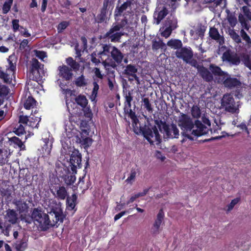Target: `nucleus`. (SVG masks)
<instances>
[{
    "label": "nucleus",
    "mask_w": 251,
    "mask_h": 251,
    "mask_svg": "<svg viewBox=\"0 0 251 251\" xmlns=\"http://www.w3.org/2000/svg\"><path fill=\"white\" fill-rule=\"evenodd\" d=\"M50 209L48 214L42 211L34 209L31 214V218L39 224L43 229H46L49 226H53L58 222H62L63 216L61 205L56 202L49 205Z\"/></svg>",
    "instance_id": "obj_1"
},
{
    "label": "nucleus",
    "mask_w": 251,
    "mask_h": 251,
    "mask_svg": "<svg viewBox=\"0 0 251 251\" xmlns=\"http://www.w3.org/2000/svg\"><path fill=\"white\" fill-rule=\"evenodd\" d=\"M89 133L86 129H82L81 131L77 130L71 123L65 126L66 137L68 139L74 138L73 140L85 149L89 148L93 142L92 139L88 137Z\"/></svg>",
    "instance_id": "obj_2"
},
{
    "label": "nucleus",
    "mask_w": 251,
    "mask_h": 251,
    "mask_svg": "<svg viewBox=\"0 0 251 251\" xmlns=\"http://www.w3.org/2000/svg\"><path fill=\"white\" fill-rule=\"evenodd\" d=\"M178 125L183 130L182 133L181 143L184 144L185 146L190 145L194 140L192 136L189 135V132L193 125L192 120L187 115L182 114L178 117Z\"/></svg>",
    "instance_id": "obj_3"
},
{
    "label": "nucleus",
    "mask_w": 251,
    "mask_h": 251,
    "mask_svg": "<svg viewBox=\"0 0 251 251\" xmlns=\"http://www.w3.org/2000/svg\"><path fill=\"white\" fill-rule=\"evenodd\" d=\"M62 149L61 153L64 155H70V163L71 166L75 168H79L81 165V157L79 151L68 145V140L62 142Z\"/></svg>",
    "instance_id": "obj_4"
},
{
    "label": "nucleus",
    "mask_w": 251,
    "mask_h": 251,
    "mask_svg": "<svg viewBox=\"0 0 251 251\" xmlns=\"http://www.w3.org/2000/svg\"><path fill=\"white\" fill-rule=\"evenodd\" d=\"M44 75L43 65L40 64L37 59H32L31 61V67L29 74V78L38 82L42 80Z\"/></svg>",
    "instance_id": "obj_5"
},
{
    "label": "nucleus",
    "mask_w": 251,
    "mask_h": 251,
    "mask_svg": "<svg viewBox=\"0 0 251 251\" xmlns=\"http://www.w3.org/2000/svg\"><path fill=\"white\" fill-rule=\"evenodd\" d=\"M8 67L4 73L0 71V77L5 82H10L16 70V60L14 56H10L7 60Z\"/></svg>",
    "instance_id": "obj_6"
},
{
    "label": "nucleus",
    "mask_w": 251,
    "mask_h": 251,
    "mask_svg": "<svg viewBox=\"0 0 251 251\" xmlns=\"http://www.w3.org/2000/svg\"><path fill=\"white\" fill-rule=\"evenodd\" d=\"M127 23L126 20L122 21L121 24L113 25L112 27L106 34V37H108L111 42H118L121 37L124 34L121 31V29Z\"/></svg>",
    "instance_id": "obj_7"
},
{
    "label": "nucleus",
    "mask_w": 251,
    "mask_h": 251,
    "mask_svg": "<svg viewBox=\"0 0 251 251\" xmlns=\"http://www.w3.org/2000/svg\"><path fill=\"white\" fill-rule=\"evenodd\" d=\"M222 106L226 111L231 113H238V105L230 94L225 95L222 99Z\"/></svg>",
    "instance_id": "obj_8"
},
{
    "label": "nucleus",
    "mask_w": 251,
    "mask_h": 251,
    "mask_svg": "<svg viewBox=\"0 0 251 251\" xmlns=\"http://www.w3.org/2000/svg\"><path fill=\"white\" fill-rule=\"evenodd\" d=\"M143 134L151 144L158 145L161 142L160 136L155 126L152 128L146 129Z\"/></svg>",
    "instance_id": "obj_9"
},
{
    "label": "nucleus",
    "mask_w": 251,
    "mask_h": 251,
    "mask_svg": "<svg viewBox=\"0 0 251 251\" xmlns=\"http://www.w3.org/2000/svg\"><path fill=\"white\" fill-rule=\"evenodd\" d=\"M42 142L41 144L42 148L40 150L43 156L46 157L50 155L53 143L52 139L50 138V134L47 132L44 134Z\"/></svg>",
    "instance_id": "obj_10"
},
{
    "label": "nucleus",
    "mask_w": 251,
    "mask_h": 251,
    "mask_svg": "<svg viewBox=\"0 0 251 251\" xmlns=\"http://www.w3.org/2000/svg\"><path fill=\"white\" fill-rule=\"evenodd\" d=\"M208 130L209 128L207 126L202 124L200 121L196 120L191 128L189 135L200 136L207 134Z\"/></svg>",
    "instance_id": "obj_11"
},
{
    "label": "nucleus",
    "mask_w": 251,
    "mask_h": 251,
    "mask_svg": "<svg viewBox=\"0 0 251 251\" xmlns=\"http://www.w3.org/2000/svg\"><path fill=\"white\" fill-rule=\"evenodd\" d=\"M159 128L164 129L166 136L168 138H177L178 137L179 130L175 124L168 125L165 123H161Z\"/></svg>",
    "instance_id": "obj_12"
},
{
    "label": "nucleus",
    "mask_w": 251,
    "mask_h": 251,
    "mask_svg": "<svg viewBox=\"0 0 251 251\" xmlns=\"http://www.w3.org/2000/svg\"><path fill=\"white\" fill-rule=\"evenodd\" d=\"M168 13V10L163 4H158L153 14L154 23L158 25Z\"/></svg>",
    "instance_id": "obj_13"
},
{
    "label": "nucleus",
    "mask_w": 251,
    "mask_h": 251,
    "mask_svg": "<svg viewBox=\"0 0 251 251\" xmlns=\"http://www.w3.org/2000/svg\"><path fill=\"white\" fill-rule=\"evenodd\" d=\"M177 58L182 59L186 62H188L193 56V52L190 47L181 48L176 51Z\"/></svg>",
    "instance_id": "obj_14"
},
{
    "label": "nucleus",
    "mask_w": 251,
    "mask_h": 251,
    "mask_svg": "<svg viewBox=\"0 0 251 251\" xmlns=\"http://www.w3.org/2000/svg\"><path fill=\"white\" fill-rule=\"evenodd\" d=\"M50 191L54 197L58 200H64L68 196L67 190L63 186L52 187L50 188Z\"/></svg>",
    "instance_id": "obj_15"
},
{
    "label": "nucleus",
    "mask_w": 251,
    "mask_h": 251,
    "mask_svg": "<svg viewBox=\"0 0 251 251\" xmlns=\"http://www.w3.org/2000/svg\"><path fill=\"white\" fill-rule=\"evenodd\" d=\"M133 5L132 0H127L120 6L117 7L115 11V16H121L123 13H124V15H125L126 12H130Z\"/></svg>",
    "instance_id": "obj_16"
},
{
    "label": "nucleus",
    "mask_w": 251,
    "mask_h": 251,
    "mask_svg": "<svg viewBox=\"0 0 251 251\" xmlns=\"http://www.w3.org/2000/svg\"><path fill=\"white\" fill-rule=\"evenodd\" d=\"M40 121V118L38 117H36L34 119L33 117H29L26 116H20L19 118V123L26 124L29 126L32 127H38L37 126Z\"/></svg>",
    "instance_id": "obj_17"
},
{
    "label": "nucleus",
    "mask_w": 251,
    "mask_h": 251,
    "mask_svg": "<svg viewBox=\"0 0 251 251\" xmlns=\"http://www.w3.org/2000/svg\"><path fill=\"white\" fill-rule=\"evenodd\" d=\"M12 203L20 214L26 212L28 210V204L24 199H14Z\"/></svg>",
    "instance_id": "obj_18"
},
{
    "label": "nucleus",
    "mask_w": 251,
    "mask_h": 251,
    "mask_svg": "<svg viewBox=\"0 0 251 251\" xmlns=\"http://www.w3.org/2000/svg\"><path fill=\"white\" fill-rule=\"evenodd\" d=\"M137 68L134 65H127L124 70L123 74L126 76H131L136 81L137 84H140L139 78L136 75Z\"/></svg>",
    "instance_id": "obj_19"
},
{
    "label": "nucleus",
    "mask_w": 251,
    "mask_h": 251,
    "mask_svg": "<svg viewBox=\"0 0 251 251\" xmlns=\"http://www.w3.org/2000/svg\"><path fill=\"white\" fill-rule=\"evenodd\" d=\"M223 80L225 86L229 88L238 87L241 85V82L237 78L230 77L227 74L224 77Z\"/></svg>",
    "instance_id": "obj_20"
},
{
    "label": "nucleus",
    "mask_w": 251,
    "mask_h": 251,
    "mask_svg": "<svg viewBox=\"0 0 251 251\" xmlns=\"http://www.w3.org/2000/svg\"><path fill=\"white\" fill-rule=\"evenodd\" d=\"M59 75L66 80H71L73 75L71 68L66 65H63L58 67Z\"/></svg>",
    "instance_id": "obj_21"
},
{
    "label": "nucleus",
    "mask_w": 251,
    "mask_h": 251,
    "mask_svg": "<svg viewBox=\"0 0 251 251\" xmlns=\"http://www.w3.org/2000/svg\"><path fill=\"white\" fill-rule=\"evenodd\" d=\"M164 214L162 210H160L157 215L156 219L155 220L152 227H151V231L153 233H158L159 231V228L162 220L164 218Z\"/></svg>",
    "instance_id": "obj_22"
},
{
    "label": "nucleus",
    "mask_w": 251,
    "mask_h": 251,
    "mask_svg": "<svg viewBox=\"0 0 251 251\" xmlns=\"http://www.w3.org/2000/svg\"><path fill=\"white\" fill-rule=\"evenodd\" d=\"M4 218L6 221L12 224H16L18 220V214L16 211L11 209H8L6 211Z\"/></svg>",
    "instance_id": "obj_23"
},
{
    "label": "nucleus",
    "mask_w": 251,
    "mask_h": 251,
    "mask_svg": "<svg viewBox=\"0 0 251 251\" xmlns=\"http://www.w3.org/2000/svg\"><path fill=\"white\" fill-rule=\"evenodd\" d=\"M111 54L115 62L118 64L121 63L124 56L123 53L118 49L115 47H112Z\"/></svg>",
    "instance_id": "obj_24"
},
{
    "label": "nucleus",
    "mask_w": 251,
    "mask_h": 251,
    "mask_svg": "<svg viewBox=\"0 0 251 251\" xmlns=\"http://www.w3.org/2000/svg\"><path fill=\"white\" fill-rule=\"evenodd\" d=\"M209 34L211 38L216 40L217 42H219L220 44L223 43V38L220 35L218 30L216 28H210Z\"/></svg>",
    "instance_id": "obj_25"
},
{
    "label": "nucleus",
    "mask_w": 251,
    "mask_h": 251,
    "mask_svg": "<svg viewBox=\"0 0 251 251\" xmlns=\"http://www.w3.org/2000/svg\"><path fill=\"white\" fill-rule=\"evenodd\" d=\"M77 199V196L73 194L71 197H67V208L68 210H72L74 209Z\"/></svg>",
    "instance_id": "obj_26"
},
{
    "label": "nucleus",
    "mask_w": 251,
    "mask_h": 251,
    "mask_svg": "<svg viewBox=\"0 0 251 251\" xmlns=\"http://www.w3.org/2000/svg\"><path fill=\"white\" fill-rule=\"evenodd\" d=\"M167 45L172 49L179 50L182 46V43L180 40L172 39L167 42Z\"/></svg>",
    "instance_id": "obj_27"
},
{
    "label": "nucleus",
    "mask_w": 251,
    "mask_h": 251,
    "mask_svg": "<svg viewBox=\"0 0 251 251\" xmlns=\"http://www.w3.org/2000/svg\"><path fill=\"white\" fill-rule=\"evenodd\" d=\"M204 31V30L200 27L191 30L190 34L194 39H198L199 37L201 38L203 36Z\"/></svg>",
    "instance_id": "obj_28"
},
{
    "label": "nucleus",
    "mask_w": 251,
    "mask_h": 251,
    "mask_svg": "<svg viewBox=\"0 0 251 251\" xmlns=\"http://www.w3.org/2000/svg\"><path fill=\"white\" fill-rule=\"evenodd\" d=\"M152 48L153 50H157L158 49H166V45L160 39H155L152 40Z\"/></svg>",
    "instance_id": "obj_29"
},
{
    "label": "nucleus",
    "mask_w": 251,
    "mask_h": 251,
    "mask_svg": "<svg viewBox=\"0 0 251 251\" xmlns=\"http://www.w3.org/2000/svg\"><path fill=\"white\" fill-rule=\"evenodd\" d=\"M199 71L201 75L206 81H209L212 79L213 77L207 69L202 67L199 69Z\"/></svg>",
    "instance_id": "obj_30"
},
{
    "label": "nucleus",
    "mask_w": 251,
    "mask_h": 251,
    "mask_svg": "<svg viewBox=\"0 0 251 251\" xmlns=\"http://www.w3.org/2000/svg\"><path fill=\"white\" fill-rule=\"evenodd\" d=\"M210 70L211 72L216 75L222 76L225 77L226 76V73H225L224 72L222 71L221 68L217 66H215L213 64H211L209 67Z\"/></svg>",
    "instance_id": "obj_31"
},
{
    "label": "nucleus",
    "mask_w": 251,
    "mask_h": 251,
    "mask_svg": "<svg viewBox=\"0 0 251 251\" xmlns=\"http://www.w3.org/2000/svg\"><path fill=\"white\" fill-rule=\"evenodd\" d=\"M112 47H113L107 45H104L103 46V51L98 53L99 57L100 58L101 60L103 61V64H104V65H105V62L104 61L102 56L107 55L108 53L111 52Z\"/></svg>",
    "instance_id": "obj_32"
},
{
    "label": "nucleus",
    "mask_w": 251,
    "mask_h": 251,
    "mask_svg": "<svg viewBox=\"0 0 251 251\" xmlns=\"http://www.w3.org/2000/svg\"><path fill=\"white\" fill-rule=\"evenodd\" d=\"M177 21L175 17L169 18L166 22V26H169L172 30L175 29L177 26Z\"/></svg>",
    "instance_id": "obj_33"
},
{
    "label": "nucleus",
    "mask_w": 251,
    "mask_h": 251,
    "mask_svg": "<svg viewBox=\"0 0 251 251\" xmlns=\"http://www.w3.org/2000/svg\"><path fill=\"white\" fill-rule=\"evenodd\" d=\"M76 103L82 107H85L88 104V100L84 95H80L75 98Z\"/></svg>",
    "instance_id": "obj_34"
},
{
    "label": "nucleus",
    "mask_w": 251,
    "mask_h": 251,
    "mask_svg": "<svg viewBox=\"0 0 251 251\" xmlns=\"http://www.w3.org/2000/svg\"><path fill=\"white\" fill-rule=\"evenodd\" d=\"M126 101H125V111L128 112V110L129 109L130 111L131 110L130 109L131 107V101L132 100V97L131 96V93L130 92H128L126 94L125 96Z\"/></svg>",
    "instance_id": "obj_35"
},
{
    "label": "nucleus",
    "mask_w": 251,
    "mask_h": 251,
    "mask_svg": "<svg viewBox=\"0 0 251 251\" xmlns=\"http://www.w3.org/2000/svg\"><path fill=\"white\" fill-rule=\"evenodd\" d=\"M137 173V170L136 169H132L129 176L126 180V181L129 184H132L133 182L135 181L136 176Z\"/></svg>",
    "instance_id": "obj_36"
},
{
    "label": "nucleus",
    "mask_w": 251,
    "mask_h": 251,
    "mask_svg": "<svg viewBox=\"0 0 251 251\" xmlns=\"http://www.w3.org/2000/svg\"><path fill=\"white\" fill-rule=\"evenodd\" d=\"M35 105V100L33 98L28 97L24 102V107L26 109H30L33 108Z\"/></svg>",
    "instance_id": "obj_37"
},
{
    "label": "nucleus",
    "mask_w": 251,
    "mask_h": 251,
    "mask_svg": "<svg viewBox=\"0 0 251 251\" xmlns=\"http://www.w3.org/2000/svg\"><path fill=\"white\" fill-rule=\"evenodd\" d=\"M191 114L195 118H199L201 115V110L198 105H193L191 109Z\"/></svg>",
    "instance_id": "obj_38"
},
{
    "label": "nucleus",
    "mask_w": 251,
    "mask_h": 251,
    "mask_svg": "<svg viewBox=\"0 0 251 251\" xmlns=\"http://www.w3.org/2000/svg\"><path fill=\"white\" fill-rule=\"evenodd\" d=\"M160 31L161 32V35L165 38H167L171 34L173 30L169 26L165 25V27L161 28Z\"/></svg>",
    "instance_id": "obj_39"
},
{
    "label": "nucleus",
    "mask_w": 251,
    "mask_h": 251,
    "mask_svg": "<svg viewBox=\"0 0 251 251\" xmlns=\"http://www.w3.org/2000/svg\"><path fill=\"white\" fill-rule=\"evenodd\" d=\"M75 84L78 87H82L87 85V80L85 79L84 76L81 75L80 76L77 77L75 81Z\"/></svg>",
    "instance_id": "obj_40"
},
{
    "label": "nucleus",
    "mask_w": 251,
    "mask_h": 251,
    "mask_svg": "<svg viewBox=\"0 0 251 251\" xmlns=\"http://www.w3.org/2000/svg\"><path fill=\"white\" fill-rule=\"evenodd\" d=\"M75 176L72 174H70L68 176H65L64 178V180L65 183L68 185H71L73 183H74L75 181Z\"/></svg>",
    "instance_id": "obj_41"
},
{
    "label": "nucleus",
    "mask_w": 251,
    "mask_h": 251,
    "mask_svg": "<svg viewBox=\"0 0 251 251\" xmlns=\"http://www.w3.org/2000/svg\"><path fill=\"white\" fill-rule=\"evenodd\" d=\"M61 88L62 89V92L63 94H64L65 96L66 103V105L68 106V104L69 103V100L68 99V98L69 97L72 96L73 95L74 92L73 91H72L70 89H65V88H63L61 86Z\"/></svg>",
    "instance_id": "obj_42"
},
{
    "label": "nucleus",
    "mask_w": 251,
    "mask_h": 251,
    "mask_svg": "<svg viewBox=\"0 0 251 251\" xmlns=\"http://www.w3.org/2000/svg\"><path fill=\"white\" fill-rule=\"evenodd\" d=\"M228 33L230 37L237 43L241 42L240 36L236 33L235 30L233 29H229Z\"/></svg>",
    "instance_id": "obj_43"
},
{
    "label": "nucleus",
    "mask_w": 251,
    "mask_h": 251,
    "mask_svg": "<svg viewBox=\"0 0 251 251\" xmlns=\"http://www.w3.org/2000/svg\"><path fill=\"white\" fill-rule=\"evenodd\" d=\"M13 0H8L4 2L2 7V11L3 14H6L10 10Z\"/></svg>",
    "instance_id": "obj_44"
},
{
    "label": "nucleus",
    "mask_w": 251,
    "mask_h": 251,
    "mask_svg": "<svg viewBox=\"0 0 251 251\" xmlns=\"http://www.w3.org/2000/svg\"><path fill=\"white\" fill-rule=\"evenodd\" d=\"M33 55L37 57L41 60L44 61V58L47 57L46 53L43 51L34 50L33 51Z\"/></svg>",
    "instance_id": "obj_45"
},
{
    "label": "nucleus",
    "mask_w": 251,
    "mask_h": 251,
    "mask_svg": "<svg viewBox=\"0 0 251 251\" xmlns=\"http://www.w3.org/2000/svg\"><path fill=\"white\" fill-rule=\"evenodd\" d=\"M27 247V244L25 242L21 241L15 244V248L17 251H24Z\"/></svg>",
    "instance_id": "obj_46"
},
{
    "label": "nucleus",
    "mask_w": 251,
    "mask_h": 251,
    "mask_svg": "<svg viewBox=\"0 0 251 251\" xmlns=\"http://www.w3.org/2000/svg\"><path fill=\"white\" fill-rule=\"evenodd\" d=\"M222 58L224 61H227L230 62H233V56L229 51L225 52L223 54Z\"/></svg>",
    "instance_id": "obj_47"
},
{
    "label": "nucleus",
    "mask_w": 251,
    "mask_h": 251,
    "mask_svg": "<svg viewBox=\"0 0 251 251\" xmlns=\"http://www.w3.org/2000/svg\"><path fill=\"white\" fill-rule=\"evenodd\" d=\"M12 28L14 32L18 31L20 29V25H19V20L17 19H14L12 21Z\"/></svg>",
    "instance_id": "obj_48"
},
{
    "label": "nucleus",
    "mask_w": 251,
    "mask_h": 251,
    "mask_svg": "<svg viewBox=\"0 0 251 251\" xmlns=\"http://www.w3.org/2000/svg\"><path fill=\"white\" fill-rule=\"evenodd\" d=\"M11 141L13 142L15 144L17 145L18 147L23 150L25 148V145L23 142L19 138L16 137H13L11 139Z\"/></svg>",
    "instance_id": "obj_49"
},
{
    "label": "nucleus",
    "mask_w": 251,
    "mask_h": 251,
    "mask_svg": "<svg viewBox=\"0 0 251 251\" xmlns=\"http://www.w3.org/2000/svg\"><path fill=\"white\" fill-rule=\"evenodd\" d=\"M240 199L239 198H236L231 201L230 203L227 206L226 211L229 212L231 211L234 206L237 204L240 201Z\"/></svg>",
    "instance_id": "obj_50"
},
{
    "label": "nucleus",
    "mask_w": 251,
    "mask_h": 251,
    "mask_svg": "<svg viewBox=\"0 0 251 251\" xmlns=\"http://www.w3.org/2000/svg\"><path fill=\"white\" fill-rule=\"evenodd\" d=\"M9 93V89L8 88L4 85L0 84V97L4 98Z\"/></svg>",
    "instance_id": "obj_51"
},
{
    "label": "nucleus",
    "mask_w": 251,
    "mask_h": 251,
    "mask_svg": "<svg viewBox=\"0 0 251 251\" xmlns=\"http://www.w3.org/2000/svg\"><path fill=\"white\" fill-rule=\"evenodd\" d=\"M7 152L6 151H3L0 153V164H4L7 162Z\"/></svg>",
    "instance_id": "obj_52"
},
{
    "label": "nucleus",
    "mask_w": 251,
    "mask_h": 251,
    "mask_svg": "<svg viewBox=\"0 0 251 251\" xmlns=\"http://www.w3.org/2000/svg\"><path fill=\"white\" fill-rule=\"evenodd\" d=\"M19 31L22 36L25 37H28L31 36V34L28 32V30L23 26H20V29Z\"/></svg>",
    "instance_id": "obj_53"
},
{
    "label": "nucleus",
    "mask_w": 251,
    "mask_h": 251,
    "mask_svg": "<svg viewBox=\"0 0 251 251\" xmlns=\"http://www.w3.org/2000/svg\"><path fill=\"white\" fill-rule=\"evenodd\" d=\"M143 105L145 107V108H146V109L149 111H151L152 110V108L151 106V104L150 102L149 99L147 98H145L143 99Z\"/></svg>",
    "instance_id": "obj_54"
},
{
    "label": "nucleus",
    "mask_w": 251,
    "mask_h": 251,
    "mask_svg": "<svg viewBox=\"0 0 251 251\" xmlns=\"http://www.w3.org/2000/svg\"><path fill=\"white\" fill-rule=\"evenodd\" d=\"M69 25V23L66 21H63L60 23L57 26V29L59 32H62Z\"/></svg>",
    "instance_id": "obj_55"
},
{
    "label": "nucleus",
    "mask_w": 251,
    "mask_h": 251,
    "mask_svg": "<svg viewBox=\"0 0 251 251\" xmlns=\"http://www.w3.org/2000/svg\"><path fill=\"white\" fill-rule=\"evenodd\" d=\"M239 20L241 23L242 27L247 30H249V25H248L247 21L243 18V17L242 15H240L239 16Z\"/></svg>",
    "instance_id": "obj_56"
},
{
    "label": "nucleus",
    "mask_w": 251,
    "mask_h": 251,
    "mask_svg": "<svg viewBox=\"0 0 251 251\" xmlns=\"http://www.w3.org/2000/svg\"><path fill=\"white\" fill-rule=\"evenodd\" d=\"M15 133L18 135L23 134L25 132V128L22 125H20L17 128H15Z\"/></svg>",
    "instance_id": "obj_57"
},
{
    "label": "nucleus",
    "mask_w": 251,
    "mask_h": 251,
    "mask_svg": "<svg viewBox=\"0 0 251 251\" xmlns=\"http://www.w3.org/2000/svg\"><path fill=\"white\" fill-rule=\"evenodd\" d=\"M241 35L243 40H244L247 43H249L250 42V38L247 35L246 32L243 30L242 29L240 31Z\"/></svg>",
    "instance_id": "obj_58"
},
{
    "label": "nucleus",
    "mask_w": 251,
    "mask_h": 251,
    "mask_svg": "<svg viewBox=\"0 0 251 251\" xmlns=\"http://www.w3.org/2000/svg\"><path fill=\"white\" fill-rule=\"evenodd\" d=\"M228 21L230 25V26L232 27H234L237 23V20L236 18L234 17H229L228 18Z\"/></svg>",
    "instance_id": "obj_59"
},
{
    "label": "nucleus",
    "mask_w": 251,
    "mask_h": 251,
    "mask_svg": "<svg viewBox=\"0 0 251 251\" xmlns=\"http://www.w3.org/2000/svg\"><path fill=\"white\" fill-rule=\"evenodd\" d=\"M202 122L204 124V125L207 126L208 128L209 129V127H210L211 125L209 120L205 116H203L202 118Z\"/></svg>",
    "instance_id": "obj_60"
},
{
    "label": "nucleus",
    "mask_w": 251,
    "mask_h": 251,
    "mask_svg": "<svg viewBox=\"0 0 251 251\" xmlns=\"http://www.w3.org/2000/svg\"><path fill=\"white\" fill-rule=\"evenodd\" d=\"M93 86L94 87L92 93L97 94L98 90L99 89V86L96 82H93Z\"/></svg>",
    "instance_id": "obj_61"
},
{
    "label": "nucleus",
    "mask_w": 251,
    "mask_h": 251,
    "mask_svg": "<svg viewBox=\"0 0 251 251\" xmlns=\"http://www.w3.org/2000/svg\"><path fill=\"white\" fill-rule=\"evenodd\" d=\"M28 40L27 39H24L20 44V48L25 49L28 44Z\"/></svg>",
    "instance_id": "obj_62"
},
{
    "label": "nucleus",
    "mask_w": 251,
    "mask_h": 251,
    "mask_svg": "<svg viewBox=\"0 0 251 251\" xmlns=\"http://www.w3.org/2000/svg\"><path fill=\"white\" fill-rule=\"evenodd\" d=\"M96 55V54L95 53H93L92 54L91 60L93 63L97 64L100 62V58L97 59L95 56Z\"/></svg>",
    "instance_id": "obj_63"
},
{
    "label": "nucleus",
    "mask_w": 251,
    "mask_h": 251,
    "mask_svg": "<svg viewBox=\"0 0 251 251\" xmlns=\"http://www.w3.org/2000/svg\"><path fill=\"white\" fill-rule=\"evenodd\" d=\"M94 72H95V74L96 75V76H97L98 77H99L100 78H102V75L101 74L99 68H95L94 69Z\"/></svg>",
    "instance_id": "obj_64"
}]
</instances>
